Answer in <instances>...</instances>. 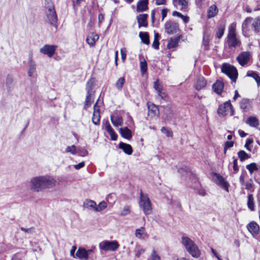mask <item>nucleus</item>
Returning a JSON list of instances; mask_svg holds the SVG:
<instances>
[{"label": "nucleus", "instance_id": "f257e3e1", "mask_svg": "<svg viewBox=\"0 0 260 260\" xmlns=\"http://www.w3.org/2000/svg\"><path fill=\"white\" fill-rule=\"evenodd\" d=\"M57 181L53 177L46 175L32 177L30 180L29 186L31 191L39 192L54 187Z\"/></svg>", "mask_w": 260, "mask_h": 260}, {"label": "nucleus", "instance_id": "f03ea898", "mask_svg": "<svg viewBox=\"0 0 260 260\" xmlns=\"http://www.w3.org/2000/svg\"><path fill=\"white\" fill-rule=\"evenodd\" d=\"M180 243L184 249L193 257L198 258L200 256L201 252L198 246L190 238L182 236Z\"/></svg>", "mask_w": 260, "mask_h": 260}, {"label": "nucleus", "instance_id": "7ed1b4c3", "mask_svg": "<svg viewBox=\"0 0 260 260\" xmlns=\"http://www.w3.org/2000/svg\"><path fill=\"white\" fill-rule=\"evenodd\" d=\"M236 22L231 23L228 28V34L226 38V43L229 48H235L240 45V40L237 37Z\"/></svg>", "mask_w": 260, "mask_h": 260}, {"label": "nucleus", "instance_id": "20e7f679", "mask_svg": "<svg viewBox=\"0 0 260 260\" xmlns=\"http://www.w3.org/2000/svg\"><path fill=\"white\" fill-rule=\"evenodd\" d=\"M46 14L48 22L55 28L57 27V16L52 2L45 3Z\"/></svg>", "mask_w": 260, "mask_h": 260}, {"label": "nucleus", "instance_id": "39448f33", "mask_svg": "<svg viewBox=\"0 0 260 260\" xmlns=\"http://www.w3.org/2000/svg\"><path fill=\"white\" fill-rule=\"evenodd\" d=\"M140 207L142 209L145 215L150 214L152 212V206L150 200L147 194L141 192L140 194Z\"/></svg>", "mask_w": 260, "mask_h": 260}, {"label": "nucleus", "instance_id": "423d86ee", "mask_svg": "<svg viewBox=\"0 0 260 260\" xmlns=\"http://www.w3.org/2000/svg\"><path fill=\"white\" fill-rule=\"evenodd\" d=\"M221 71L226 74L233 82H236L238 77V71L235 67L228 64L224 63L221 67Z\"/></svg>", "mask_w": 260, "mask_h": 260}, {"label": "nucleus", "instance_id": "0eeeda50", "mask_svg": "<svg viewBox=\"0 0 260 260\" xmlns=\"http://www.w3.org/2000/svg\"><path fill=\"white\" fill-rule=\"evenodd\" d=\"M217 113L221 116H225L229 114L232 116L234 114V110L230 101L226 102L219 105Z\"/></svg>", "mask_w": 260, "mask_h": 260}, {"label": "nucleus", "instance_id": "6e6552de", "mask_svg": "<svg viewBox=\"0 0 260 260\" xmlns=\"http://www.w3.org/2000/svg\"><path fill=\"white\" fill-rule=\"evenodd\" d=\"M101 249L105 251H115L119 247V244L116 241H104L101 242L99 244Z\"/></svg>", "mask_w": 260, "mask_h": 260}, {"label": "nucleus", "instance_id": "1a4fd4ad", "mask_svg": "<svg viewBox=\"0 0 260 260\" xmlns=\"http://www.w3.org/2000/svg\"><path fill=\"white\" fill-rule=\"evenodd\" d=\"M242 33L246 36L248 32L251 30L254 31L253 18L251 17H247L243 22L242 25Z\"/></svg>", "mask_w": 260, "mask_h": 260}, {"label": "nucleus", "instance_id": "9d476101", "mask_svg": "<svg viewBox=\"0 0 260 260\" xmlns=\"http://www.w3.org/2000/svg\"><path fill=\"white\" fill-rule=\"evenodd\" d=\"M57 48L56 45H45L40 49V52L49 57H52L55 54Z\"/></svg>", "mask_w": 260, "mask_h": 260}, {"label": "nucleus", "instance_id": "9b49d317", "mask_svg": "<svg viewBox=\"0 0 260 260\" xmlns=\"http://www.w3.org/2000/svg\"><path fill=\"white\" fill-rule=\"evenodd\" d=\"M165 31L169 35H172L176 33L179 30V25L172 21H168L165 24Z\"/></svg>", "mask_w": 260, "mask_h": 260}, {"label": "nucleus", "instance_id": "f8f14e48", "mask_svg": "<svg viewBox=\"0 0 260 260\" xmlns=\"http://www.w3.org/2000/svg\"><path fill=\"white\" fill-rule=\"evenodd\" d=\"M250 57V54L249 52H243L237 56V60L240 65L244 66L248 62Z\"/></svg>", "mask_w": 260, "mask_h": 260}, {"label": "nucleus", "instance_id": "ddd939ff", "mask_svg": "<svg viewBox=\"0 0 260 260\" xmlns=\"http://www.w3.org/2000/svg\"><path fill=\"white\" fill-rule=\"evenodd\" d=\"M153 88L157 91L158 95L162 100H165L167 97L166 93L162 92L163 86L159 83L158 79H157L153 83Z\"/></svg>", "mask_w": 260, "mask_h": 260}, {"label": "nucleus", "instance_id": "4468645a", "mask_svg": "<svg viewBox=\"0 0 260 260\" xmlns=\"http://www.w3.org/2000/svg\"><path fill=\"white\" fill-rule=\"evenodd\" d=\"M215 176L216 177L217 184L228 192L229 186V184L228 182L226 181L225 179L220 175L216 174Z\"/></svg>", "mask_w": 260, "mask_h": 260}, {"label": "nucleus", "instance_id": "2eb2a0df", "mask_svg": "<svg viewBox=\"0 0 260 260\" xmlns=\"http://www.w3.org/2000/svg\"><path fill=\"white\" fill-rule=\"evenodd\" d=\"M247 229L249 232L253 236H256L259 233V225L255 222H251L247 225Z\"/></svg>", "mask_w": 260, "mask_h": 260}, {"label": "nucleus", "instance_id": "dca6fc26", "mask_svg": "<svg viewBox=\"0 0 260 260\" xmlns=\"http://www.w3.org/2000/svg\"><path fill=\"white\" fill-rule=\"evenodd\" d=\"M147 17L148 15L146 14H140L137 16L139 27L142 26L146 27L147 26Z\"/></svg>", "mask_w": 260, "mask_h": 260}, {"label": "nucleus", "instance_id": "f3484780", "mask_svg": "<svg viewBox=\"0 0 260 260\" xmlns=\"http://www.w3.org/2000/svg\"><path fill=\"white\" fill-rule=\"evenodd\" d=\"M28 63L29 68L28 71V75L29 77H31L33 76L36 71V64L35 62L32 60V57L31 56H30L29 57Z\"/></svg>", "mask_w": 260, "mask_h": 260}, {"label": "nucleus", "instance_id": "a211bd4d", "mask_svg": "<svg viewBox=\"0 0 260 260\" xmlns=\"http://www.w3.org/2000/svg\"><path fill=\"white\" fill-rule=\"evenodd\" d=\"M76 256L80 259L87 260L88 258V251L84 248L79 247L76 252Z\"/></svg>", "mask_w": 260, "mask_h": 260}, {"label": "nucleus", "instance_id": "6ab92c4d", "mask_svg": "<svg viewBox=\"0 0 260 260\" xmlns=\"http://www.w3.org/2000/svg\"><path fill=\"white\" fill-rule=\"evenodd\" d=\"M99 36L95 33L92 32L86 38V42L90 46H93L95 42L99 40Z\"/></svg>", "mask_w": 260, "mask_h": 260}, {"label": "nucleus", "instance_id": "aec40b11", "mask_svg": "<svg viewBox=\"0 0 260 260\" xmlns=\"http://www.w3.org/2000/svg\"><path fill=\"white\" fill-rule=\"evenodd\" d=\"M119 148L127 155H131L133 152L132 147L128 144L120 142L119 144Z\"/></svg>", "mask_w": 260, "mask_h": 260}, {"label": "nucleus", "instance_id": "412c9836", "mask_svg": "<svg viewBox=\"0 0 260 260\" xmlns=\"http://www.w3.org/2000/svg\"><path fill=\"white\" fill-rule=\"evenodd\" d=\"M148 0H141L137 5V11L140 12L147 10L148 7Z\"/></svg>", "mask_w": 260, "mask_h": 260}, {"label": "nucleus", "instance_id": "4be33fe9", "mask_svg": "<svg viewBox=\"0 0 260 260\" xmlns=\"http://www.w3.org/2000/svg\"><path fill=\"white\" fill-rule=\"evenodd\" d=\"M173 2L174 6L180 10L185 9L188 4L187 0H173Z\"/></svg>", "mask_w": 260, "mask_h": 260}, {"label": "nucleus", "instance_id": "5701e85b", "mask_svg": "<svg viewBox=\"0 0 260 260\" xmlns=\"http://www.w3.org/2000/svg\"><path fill=\"white\" fill-rule=\"evenodd\" d=\"M148 114L151 116H157L159 114V110L156 106L154 104L148 103Z\"/></svg>", "mask_w": 260, "mask_h": 260}, {"label": "nucleus", "instance_id": "b1692460", "mask_svg": "<svg viewBox=\"0 0 260 260\" xmlns=\"http://www.w3.org/2000/svg\"><path fill=\"white\" fill-rule=\"evenodd\" d=\"M218 12V9L215 5L209 7L207 11L208 18H211L215 16Z\"/></svg>", "mask_w": 260, "mask_h": 260}, {"label": "nucleus", "instance_id": "393cba45", "mask_svg": "<svg viewBox=\"0 0 260 260\" xmlns=\"http://www.w3.org/2000/svg\"><path fill=\"white\" fill-rule=\"evenodd\" d=\"M105 129L110 136L112 140L115 141L117 140V135L115 133L112 127L111 126L109 122L105 123Z\"/></svg>", "mask_w": 260, "mask_h": 260}, {"label": "nucleus", "instance_id": "a878e982", "mask_svg": "<svg viewBox=\"0 0 260 260\" xmlns=\"http://www.w3.org/2000/svg\"><path fill=\"white\" fill-rule=\"evenodd\" d=\"M119 133L122 137L128 140L131 139L132 137L131 131L127 127L120 128Z\"/></svg>", "mask_w": 260, "mask_h": 260}, {"label": "nucleus", "instance_id": "bb28decb", "mask_svg": "<svg viewBox=\"0 0 260 260\" xmlns=\"http://www.w3.org/2000/svg\"><path fill=\"white\" fill-rule=\"evenodd\" d=\"M111 120L112 124L115 126H119L123 123L122 118L120 115L111 116Z\"/></svg>", "mask_w": 260, "mask_h": 260}, {"label": "nucleus", "instance_id": "cd10ccee", "mask_svg": "<svg viewBox=\"0 0 260 260\" xmlns=\"http://www.w3.org/2000/svg\"><path fill=\"white\" fill-rule=\"evenodd\" d=\"M135 236L137 238L140 239H144L148 236V235L146 232H145V228L144 227H141V228L138 229L136 230Z\"/></svg>", "mask_w": 260, "mask_h": 260}, {"label": "nucleus", "instance_id": "c85d7f7f", "mask_svg": "<svg viewBox=\"0 0 260 260\" xmlns=\"http://www.w3.org/2000/svg\"><path fill=\"white\" fill-rule=\"evenodd\" d=\"M246 123L251 127H256L259 125V121L258 119L254 116L249 117L246 121Z\"/></svg>", "mask_w": 260, "mask_h": 260}, {"label": "nucleus", "instance_id": "c756f323", "mask_svg": "<svg viewBox=\"0 0 260 260\" xmlns=\"http://www.w3.org/2000/svg\"><path fill=\"white\" fill-rule=\"evenodd\" d=\"M240 106L243 111H248L251 108L250 101L246 99L242 100L240 103Z\"/></svg>", "mask_w": 260, "mask_h": 260}, {"label": "nucleus", "instance_id": "7c9ffc66", "mask_svg": "<svg viewBox=\"0 0 260 260\" xmlns=\"http://www.w3.org/2000/svg\"><path fill=\"white\" fill-rule=\"evenodd\" d=\"M94 85V79L93 78H90L86 83V91L87 93L94 94L93 91V87Z\"/></svg>", "mask_w": 260, "mask_h": 260}, {"label": "nucleus", "instance_id": "2f4dec72", "mask_svg": "<svg viewBox=\"0 0 260 260\" xmlns=\"http://www.w3.org/2000/svg\"><path fill=\"white\" fill-rule=\"evenodd\" d=\"M180 39V36L171 38L167 45L168 48L169 49H172L177 47Z\"/></svg>", "mask_w": 260, "mask_h": 260}, {"label": "nucleus", "instance_id": "473e14b6", "mask_svg": "<svg viewBox=\"0 0 260 260\" xmlns=\"http://www.w3.org/2000/svg\"><path fill=\"white\" fill-rule=\"evenodd\" d=\"M206 85V81L204 77H199L196 84V88L197 90H200L205 87Z\"/></svg>", "mask_w": 260, "mask_h": 260}, {"label": "nucleus", "instance_id": "72a5a7b5", "mask_svg": "<svg viewBox=\"0 0 260 260\" xmlns=\"http://www.w3.org/2000/svg\"><path fill=\"white\" fill-rule=\"evenodd\" d=\"M223 84L220 81H217L213 85L214 91L217 94H220L223 90Z\"/></svg>", "mask_w": 260, "mask_h": 260}, {"label": "nucleus", "instance_id": "f704fd0d", "mask_svg": "<svg viewBox=\"0 0 260 260\" xmlns=\"http://www.w3.org/2000/svg\"><path fill=\"white\" fill-rule=\"evenodd\" d=\"M96 206V203L94 201L90 200H86L83 203V206L84 208L92 209L94 211H95Z\"/></svg>", "mask_w": 260, "mask_h": 260}, {"label": "nucleus", "instance_id": "c9c22d12", "mask_svg": "<svg viewBox=\"0 0 260 260\" xmlns=\"http://www.w3.org/2000/svg\"><path fill=\"white\" fill-rule=\"evenodd\" d=\"M247 76L253 78L256 82L257 86H259L260 85V77L256 72L252 71H249L247 73Z\"/></svg>", "mask_w": 260, "mask_h": 260}, {"label": "nucleus", "instance_id": "e433bc0d", "mask_svg": "<svg viewBox=\"0 0 260 260\" xmlns=\"http://www.w3.org/2000/svg\"><path fill=\"white\" fill-rule=\"evenodd\" d=\"M248 208L251 211L254 210V198L252 194H250L248 196V200L247 203Z\"/></svg>", "mask_w": 260, "mask_h": 260}, {"label": "nucleus", "instance_id": "4c0bfd02", "mask_svg": "<svg viewBox=\"0 0 260 260\" xmlns=\"http://www.w3.org/2000/svg\"><path fill=\"white\" fill-rule=\"evenodd\" d=\"M224 24H220L217 26V30L216 32V36L218 39H220L222 37L224 34Z\"/></svg>", "mask_w": 260, "mask_h": 260}, {"label": "nucleus", "instance_id": "58836bf2", "mask_svg": "<svg viewBox=\"0 0 260 260\" xmlns=\"http://www.w3.org/2000/svg\"><path fill=\"white\" fill-rule=\"evenodd\" d=\"M93 94L87 93L84 105L85 109H86L87 108L89 107L93 102Z\"/></svg>", "mask_w": 260, "mask_h": 260}, {"label": "nucleus", "instance_id": "ea45409f", "mask_svg": "<svg viewBox=\"0 0 260 260\" xmlns=\"http://www.w3.org/2000/svg\"><path fill=\"white\" fill-rule=\"evenodd\" d=\"M254 32L258 33L260 32V16L253 18Z\"/></svg>", "mask_w": 260, "mask_h": 260}, {"label": "nucleus", "instance_id": "a19ab883", "mask_svg": "<svg viewBox=\"0 0 260 260\" xmlns=\"http://www.w3.org/2000/svg\"><path fill=\"white\" fill-rule=\"evenodd\" d=\"M139 37H140L142 41L145 44H148L149 43V37L147 32H140L139 33Z\"/></svg>", "mask_w": 260, "mask_h": 260}, {"label": "nucleus", "instance_id": "79ce46f5", "mask_svg": "<svg viewBox=\"0 0 260 260\" xmlns=\"http://www.w3.org/2000/svg\"><path fill=\"white\" fill-rule=\"evenodd\" d=\"M125 82V78L124 77H120L119 78L115 83V86L118 90H121L123 85Z\"/></svg>", "mask_w": 260, "mask_h": 260}, {"label": "nucleus", "instance_id": "37998d69", "mask_svg": "<svg viewBox=\"0 0 260 260\" xmlns=\"http://www.w3.org/2000/svg\"><path fill=\"white\" fill-rule=\"evenodd\" d=\"M246 169L249 171L250 174L258 170L257 165L255 163H251L246 166Z\"/></svg>", "mask_w": 260, "mask_h": 260}, {"label": "nucleus", "instance_id": "c03bdc74", "mask_svg": "<svg viewBox=\"0 0 260 260\" xmlns=\"http://www.w3.org/2000/svg\"><path fill=\"white\" fill-rule=\"evenodd\" d=\"M107 206V203L106 202H101L99 203L98 206H96L95 211L100 212L105 209Z\"/></svg>", "mask_w": 260, "mask_h": 260}, {"label": "nucleus", "instance_id": "a18cd8bd", "mask_svg": "<svg viewBox=\"0 0 260 260\" xmlns=\"http://www.w3.org/2000/svg\"><path fill=\"white\" fill-rule=\"evenodd\" d=\"M66 152L75 155L77 153V148L74 145L69 146L66 148Z\"/></svg>", "mask_w": 260, "mask_h": 260}, {"label": "nucleus", "instance_id": "49530a36", "mask_svg": "<svg viewBox=\"0 0 260 260\" xmlns=\"http://www.w3.org/2000/svg\"><path fill=\"white\" fill-rule=\"evenodd\" d=\"M238 157L241 161L249 158L248 154L243 150L240 151L238 153Z\"/></svg>", "mask_w": 260, "mask_h": 260}, {"label": "nucleus", "instance_id": "de8ad7c7", "mask_svg": "<svg viewBox=\"0 0 260 260\" xmlns=\"http://www.w3.org/2000/svg\"><path fill=\"white\" fill-rule=\"evenodd\" d=\"M100 114L93 113L92 121L95 125H99L100 121Z\"/></svg>", "mask_w": 260, "mask_h": 260}, {"label": "nucleus", "instance_id": "09e8293b", "mask_svg": "<svg viewBox=\"0 0 260 260\" xmlns=\"http://www.w3.org/2000/svg\"><path fill=\"white\" fill-rule=\"evenodd\" d=\"M147 260H160V257L156 252L153 250L150 256Z\"/></svg>", "mask_w": 260, "mask_h": 260}, {"label": "nucleus", "instance_id": "8fccbe9b", "mask_svg": "<svg viewBox=\"0 0 260 260\" xmlns=\"http://www.w3.org/2000/svg\"><path fill=\"white\" fill-rule=\"evenodd\" d=\"M140 68L141 71L143 74L146 72L147 69V63L145 60L140 62Z\"/></svg>", "mask_w": 260, "mask_h": 260}, {"label": "nucleus", "instance_id": "3c124183", "mask_svg": "<svg viewBox=\"0 0 260 260\" xmlns=\"http://www.w3.org/2000/svg\"><path fill=\"white\" fill-rule=\"evenodd\" d=\"M161 132L166 134V135L168 137H172L173 136V133H172V132L171 131H170V129H168L167 128H166V127H161Z\"/></svg>", "mask_w": 260, "mask_h": 260}, {"label": "nucleus", "instance_id": "603ef678", "mask_svg": "<svg viewBox=\"0 0 260 260\" xmlns=\"http://www.w3.org/2000/svg\"><path fill=\"white\" fill-rule=\"evenodd\" d=\"M77 153H78L80 156H85L87 155V151L82 148H78L77 149Z\"/></svg>", "mask_w": 260, "mask_h": 260}, {"label": "nucleus", "instance_id": "864d4df0", "mask_svg": "<svg viewBox=\"0 0 260 260\" xmlns=\"http://www.w3.org/2000/svg\"><path fill=\"white\" fill-rule=\"evenodd\" d=\"M145 251V249L138 247L137 249L135 250V256L136 257H139L141 254L144 253Z\"/></svg>", "mask_w": 260, "mask_h": 260}, {"label": "nucleus", "instance_id": "5fc2aeb1", "mask_svg": "<svg viewBox=\"0 0 260 260\" xmlns=\"http://www.w3.org/2000/svg\"><path fill=\"white\" fill-rule=\"evenodd\" d=\"M130 208L128 206H126L124 207L123 209L120 213V216H124L128 215L130 213Z\"/></svg>", "mask_w": 260, "mask_h": 260}, {"label": "nucleus", "instance_id": "6e6d98bb", "mask_svg": "<svg viewBox=\"0 0 260 260\" xmlns=\"http://www.w3.org/2000/svg\"><path fill=\"white\" fill-rule=\"evenodd\" d=\"M233 145H234V142L233 141H226L224 144V153L226 152V151L228 149L233 147Z\"/></svg>", "mask_w": 260, "mask_h": 260}, {"label": "nucleus", "instance_id": "4d7b16f0", "mask_svg": "<svg viewBox=\"0 0 260 260\" xmlns=\"http://www.w3.org/2000/svg\"><path fill=\"white\" fill-rule=\"evenodd\" d=\"M126 49L125 48H121L120 50V53L121 55V59L124 62L125 60L126 54Z\"/></svg>", "mask_w": 260, "mask_h": 260}, {"label": "nucleus", "instance_id": "13d9d810", "mask_svg": "<svg viewBox=\"0 0 260 260\" xmlns=\"http://www.w3.org/2000/svg\"><path fill=\"white\" fill-rule=\"evenodd\" d=\"M233 170L234 173H236L239 170V168L237 164V159L236 158L234 159L233 161Z\"/></svg>", "mask_w": 260, "mask_h": 260}, {"label": "nucleus", "instance_id": "bf43d9fd", "mask_svg": "<svg viewBox=\"0 0 260 260\" xmlns=\"http://www.w3.org/2000/svg\"><path fill=\"white\" fill-rule=\"evenodd\" d=\"M93 113L100 114V107L98 104V102L94 105Z\"/></svg>", "mask_w": 260, "mask_h": 260}, {"label": "nucleus", "instance_id": "052dcab7", "mask_svg": "<svg viewBox=\"0 0 260 260\" xmlns=\"http://www.w3.org/2000/svg\"><path fill=\"white\" fill-rule=\"evenodd\" d=\"M85 166V163L84 161H82L80 163H79L77 165H74V168L76 170H79L80 169L83 168Z\"/></svg>", "mask_w": 260, "mask_h": 260}, {"label": "nucleus", "instance_id": "680f3d73", "mask_svg": "<svg viewBox=\"0 0 260 260\" xmlns=\"http://www.w3.org/2000/svg\"><path fill=\"white\" fill-rule=\"evenodd\" d=\"M152 47L155 49H158L159 48V42L156 38L153 42Z\"/></svg>", "mask_w": 260, "mask_h": 260}, {"label": "nucleus", "instance_id": "e2e57ef3", "mask_svg": "<svg viewBox=\"0 0 260 260\" xmlns=\"http://www.w3.org/2000/svg\"><path fill=\"white\" fill-rule=\"evenodd\" d=\"M168 10L166 8H164L161 10V17L162 20H164L165 18L166 17Z\"/></svg>", "mask_w": 260, "mask_h": 260}, {"label": "nucleus", "instance_id": "0e129e2a", "mask_svg": "<svg viewBox=\"0 0 260 260\" xmlns=\"http://www.w3.org/2000/svg\"><path fill=\"white\" fill-rule=\"evenodd\" d=\"M13 78L10 76H9L7 77V79H6V84L8 85H10L12 84V83L13 82Z\"/></svg>", "mask_w": 260, "mask_h": 260}, {"label": "nucleus", "instance_id": "69168bd1", "mask_svg": "<svg viewBox=\"0 0 260 260\" xmlns=\"http://www.w3.org/2000/svg\"><path fill=\"white\" fill-rule=\"evenodd\" d=\"M167 0H155V4L156 5H165Z\"/></svg>", "mask_w": 260, "mask_h": 260}, {"label": "nucleus", "instance_id": "338daca9", "mask_svg": "<svg viewBox=\"0 0 260 260\" xmlns=\"http://www.w3.org/2000/svg\"><path fill=\"white\" fill-rule=\"evenodd\" d=\"M203 43L205 46H207L209 44V40L208 37L206 36H204L203 39Z\"/></svg>", "mask_w": 260, "mask_h": 260}, {"label": "nucleus", "instance_id": "774afa93", "mask_svg": "<svg viewBox=\"0 0 260 260\" xmlns=\"http://www.w3.org/2000/svg\"><path fill=\"white\" fill-rule=\"evenodd\" d=\"M252 188V184L251 182H246L245 184V188L247 190H250Z\"/></svg>", "mask_w": 260, "mask_h": 260}]
</instances>
